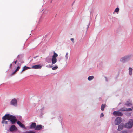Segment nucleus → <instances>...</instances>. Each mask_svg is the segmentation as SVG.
<instances>
[{
	"instance_id": "2f4dec72",
	"label": "nucleus",
	"mask_w": 133,
	"mask_h": 133,
	"mask_svg": "<svg viewBox=\"0 0 133 133\" xmlns=\"http://www.w3.org/2000/svg\"><path fill=\"white\" fill-rule=\"evenodd\" d=\"M132 108L133 109V106L132 107Z\"/></svg>"
},
{
	"instance_id": "f3484780",
	"label": "nucleus",
	"mask_w": 133,
	"mask_h": 133,
	"mask_svg": "<svg viewBox=\"0 0 133 133\" xmlns=\"http://www.w3.org/2000/svg\"><path fill=\"white\" fill-rule=\"evenodd\" d=\"M30 68L29 67L27 66H25L23 68V69L21 71V72H22L23 71H24L27 69H30Z\"/></svg>"
},
{
	"instance_id": "20e7f679",
	"label": "nucleus",
	"mask_w": 133,
	"mask_h": 133,
	"mask_svg": "<svg viewBox=\"0 0 133 133\" xmlns=\"http://www.w3.org/2000/svg\"><path fill=\"white\" fill-rule=\"evenodd\" d=\"M17 130V127L14 124L12 125L9 128V131L11 132L16 131Z\"/></svg>"
},
{
	"instance_id": "1a4fd4ad",
	"label": "nucleus",
	"mask_w": 133,
	"mask_h": 133,
	"mask_svg": "<svg viewBox=\"0 0 133 133\" xmlns=\"http://www.w3.org/2000/svg\"><path fill=\"white\" fill-rule=\"evenodd\" d=\"M42 129V126L41 125H37L35 128V130H39Z\"/></svg>"
},
{
	"instance_id": "6ab92c4d",
	"label": "nucleus",
	"mask_w": 133,
	"mask_h": 133,
	"mask_svg": "<svg viewBox=\"0 0 133 133\" xmlns=\"http://www.w3.org/2000/svg\"><path fill=\"white\" fill-rule=\"evenodd\" d=\"M129 74L130 75H131L132 74V69L130 67H129Z\"/></svg>"
},
{
	"instance_id": "aec40b11",
	"label": "nucleus",
	"mask_w": 133,
	"mask_h": 133,
	"mask_svg": "<svg viewBox=\"0 0 133 133\" xmlns=\"http://www.w3.org/2000/svg\"><path fill=\"white\" fill-rule=\"evenodd\" d=\"M127 108L125 107H123L121 108L119 110L121 111H125L127 110Z\"/></svg>"
},
{
	"instance_id": "f03ea898",
	"label": "nucleus",
	"mask_w": 133,
	"mask_h": 133,
	"mask_svg": "<svg viewBox=\"0 0 133 133\" xmlns=\"http://www.w3.org/2000/svg\"><path fill=\"white\" fill-rule=\"evenodd\" d=\"M133 125V120L132 119H130L125 124L124 127L130 129L132 127Z\"/></svg>"
},
{
	"instance_id": "7c9ffc66",
	"label": "nucleus",
	"mask_w": 133,
	"mask_h": 133,
	"mask_svg": "<svg viewBox=\"0 0 133 133\" xmlns=\"http://www.w3.org/2000/svg\"><path fill=\"white\" fill-rule=\"evenodd\" d=\"M12 66V64H11L10 65V67L11 68Z\"/></svg>"
},
{
	"instance_id": "423d86ee",
	"label": "nucleus",
	"mask_w": 133,
	"mask_h": 133,
	"mask_svg": "<svg viewBox=\"0 0 133 133\" xmlns=\"http://www.w3.org/2000/svg\"><path fill=\"white\" fill-rule=\"evenodd\" d=\"M10 103L11 105L16 106L17 105V101L16 99L14 98L12 100Z\"/></svg>"
},
{
	"instance_id": "c85d7f7f",
	"label": "nucleus",
	"mask_w": 133,
	"mask_h": 133,
	"mask_svg": "<svg viewBox=\"0 0 133 133\" xmlns=\"http://www.w3.org/2000/svg\"><path fill=\"white\" fill-rule=\"evenodd\" d=\"M70 40L72 41V42L74 43V39L73 38H71Z\"/></svg>"
},
{
	"instance_id": "39448f33",
	"label": "nucleus",
	"mask_w": 133,
	"mask_h": 133,
	"mask_svg": "<svg viewBox=\"0 0 133 133\" xmlns=\"http://www.w3.org/2000/svg\"><path fill=\"white\" fill-rule=\"evenodd\" d=\"M122 122L121 118L119 117H118L116 118L115 121V123L116 125H118Z\"/></svg>"
},
{
	"instance_id": "b1692460",
	"label": "nucleus",
	"mask_w": 133,
	"mask_h": 133,
	"mask_svg": "<svg viewBox=\"0 0 133 133\" xmlns=\"http://www.w3.org/2000/svg\"><path fill=\"white\" fill-rule=\"evenodd\" d=\"M119 11V9L118 8H117L115 9V11L116 12H118Z\"/></svg>"
},
{
	"instance_id": "4468645a",
	"label": "nucleus",
	"mask_w": 133,
	"mask_h": 133,
	"mask_svg": "<svg viewBox=\"0 0 133 133\" xmlns=\"http://www.w3.org/2000/svg\"><path fill=\"white\" fill-rule=\"evenodd\" d=\"M20 68V66H18L15 70L12 73V75H14L15 74L16 72L18 71Z\"/></svg>"
},
{
	"instance_id": "393cba45",
	"label": "nucleus",
	"mask_w": 133,
	"mask_h": 133,
	"mask_svg": "<svg viewBox=\"0 0 133 133\" xmlns=\"http://www.w3.org/2000/svg\"><path fill=\"white\" fill-rule=\"evenodd\" d=\"M132 109L131 108H127V110L126 111H132Z\"/></svg>"
},
{
	"instance_id": "5701e85b",
	"label": "nucleus",
	"mask_w": 133,
	"mask_h": 133,
	"mask_svg": "<svg viewBox=\"0 0 133 133\" xmlns=\"http://www.w3.org/2000/svg\"><path fill=\"white\" fill-rule=\"evenodd\" d=\"M58 68V67L57 66H55L52 68V69L54 70H55L57 69Z\"/></svg>"
},
{
	"instance_id": "c756f323",
	"label": "nucleus",
	"mask_w": 133,
	"mask_h": 133,
	"mask_svg": "<svg viewBox=\"0 0 133 133\" xmlns=\"http://www.w3.org/2000/svg\"><path fill=\"white\" fill-rule=\"evenodd\" d=\"M17 62V61L16 60V61L14 62V63H15V64H16Z\"/></svg>"
},
{
	"instance_id": "bb28decb",
	"label": "nucleus",
	"mask_w": 133,
	"mask_h": 133,
	"mask_svg": "<svg viewBox=\"0 0 133 133\" xmlns=\"http://www.w3.org/2000/svg\"><path fill=\"white\" fill-rule=\"evenodd\" d=\"M127 130L123 131L121 132V133H127Z\"/></svg>"
},
{
	"instance_id": "9d476101",
	"label": "nucleus",
	"mask_w": 133,
	"mask_h": 133,
	"mask_svg": "<svg viewBox=\"0 0 133 133\" xmlns=\"http://www.w3.org/2000/svg\"><path fill=\"white\" fill-rule=\"evenodd\" d=\"M36 123H33L31 124L30 126V128L31 129H35L36 128Z\"/></svg>"
},
{
	"instance_id": "9b49d317",
	"label": "nucleus",
	"mask_w": 133,
	"mask_h": 133,
	"mask_svg": "<svg viewBox=\"0 0 133 133\" xmlns=\"http://www.w3.org/2000/svg\"><path fill=\"white\" fill-rule=\"evenodd\" d=\"M129 57L128 56H125L121 58L120 60L121 61L124 62L125 61H126Z\"/></svg>"
},
{
	"instance_id": "7ed1b4c3",
	"label": "nucleus",
	"mask_w": 133,
	"mask_h": 133,
	"mask_svg": "<svg viewBox=\"0 0 133 133\" xmlns=\"http://www.w3.org/2000/svg\"><path fill=\"white\" fill-rule=\"evenodd\" d=\"M58 56L57 54L55 53L54 51L53 52V54L52 56V58L51 59L52 62V64H55L57 62L56 57Z\"/></svg>"
},
{
	"instance_id": "a878e982",
	"label": "nucleus",
	"mask_w": 133,
	"mask_h": 133,
	"mask_svg": "<svg viewBox=\"0 0 133 133\" xmlns=\"http://www.w3.org/2000/svg\"><path fill=\"white\" fill-rule=\"evenodd\" d=\"M68 53H67L66 54V56H65L66 59V60H67L68 59Z\"/></svg>"
},
{
	"instance_id": "412c9836",
	"label": "nucleus",
	"mask_w": 133,
	"mask_h": 133,
	"mask_svg": "<svg viewBox=\"0 0 133 133\" xmlns=\"http://www.w3.org/2000/svg\"><path fill=\"white\" fill-rule=\"evenodd\" d=\"M94 77L93 76H89L88 78V80L89 81L93 79Z\"/></svg>"
},
{
	"instance_id": "2eb2a0df",
	"label": "nucleus",
	"mask_w": 133,
	"mask_h": 133,
	"mask_svg": "<svg viewBox=\"0 0 133 133\" xmlns=\"http://www.w3.org/2000/svg\"><path fill=\"white\" fill-rule=\"evenodd\" d=\"M46 61L47 63H50L51 61L50 57L49 56L47 57L46 58Z\"/></svg>"
},
{
	"instance_id": "a211bd4d",
	"label": "nucleus",
	"mask_w": 133,
	"mask_h": 133,
	"mask_svg": "<svg viewBox=\"0 0 133 133\" xmlns=\"http://www.w3.org/2000/svg\"><path fill=\"white\" fill-rule=\"evenodd\" d=\"M105 105H106V104H102L101 105V110L102 111H104V109L105 107Z\"/></svg>"
},
{
	"instance_id": "f257e3e1",
	"label": "nucleus",
	"mask_w": 133,
	"mask_h": 133,
	"mask_svg": "<svg viewBox=\"0 0 133 133\" xmlns=\"http://www.w3.org/2000/svg\"><path fill=\"white\" fill-rule=\"evenodd\" d=\"M2 119L1 123L6 124H8V120L10 121L12 124H13L17 122V120L15 116L10 115L9 114H6L2 117Z\"/></svg>"
},
{
	"instance_id": "0eeeda50",
	"label": "nucleus",
	"mask_w": 133,
	"mask_h": 133,
	"mask_svg": "<svg viewBox=\"0 0 133 133\" xmlns=\"http://www.w3.org/2000/svg\"><path fill=\"white\" fill-rule=\"evenodd\" d=\"M113 115H115L119 116H122L123 114L119 111H115L113 113Z\"/></svg>"
},
{
	"instance_id": "4be33fe9",
	"label": "nucleus",
	"mask_w": 133,
	"mask_h": 133,
	"mask_svg": "<svg viewBox=\"0 0 133 133\" xmlns=\"http://www.w3.org/2000/svg\"><path fill=\"white\" fill-rule=\"evenodd\" d=\"M23 133H35V132L34 131H27L25 132H24Z\"/></svg>"
},
{
	"instance_id": "dca6fc26",
	"label": "nucleus",
	"mask_w": 133,
	"mask_h": 133,
	"mask_svg": "<svg viewBox=\"0 0 133 133\" xmlns=\"http://www.w3.org/2000/svg\"><path fill=\"white\" fill-rule=\"evenodd\" d=\"M123 126L121 124L118 126V130L121 131L122 130L123 128Z\"/></svg>"
},
{
	"instance_id": "ddd939ff",
	"label": "nucleus",
	"mask_w": 133,
	"mask_h": 133,
	"mask_svg": "<svg viewBox=\"0 0 133 133\" xmlns=\"http://www.w3.org/2000/svg\"><path fill=\"white\" fill-rule=\"evenodd\" d=\"M132 105V104L131 103V101L130 100L127 101L125 103V105L127 106H130Z\"/></svg>"
},
{
	"instance_id": "f8f14e48",
	"label": "nucleus",
	"mask_w": 133,
	"mask_h": 133,
	"mask_svg": "<svg viewBox=\"0 0 133 133\" xmlns=\"http://www.w3.org/2000/svg\"><path fill=\"white\" fill-rule=\"evenodd\" d=\"M17 123L22 128H24L25 126L20 121H17Z\"/></svg>"
},
{
	"instance_id": "6e6552de",
	"label": "nucleus",
	"mask_w": 133,
	"mask_h": 133,
	"mask_svg": "<svg viewBox=\"0 0 133 133\" xmlns=\"http://www.w3.org/2000/svg\"><path fill=\"white\" fill-rule=\"evenodd\" d=\"M42 66L40 65H36L33 66L32 68L34 69H40L41 68Z\"/></svg>"
},
{
	"instance_id": "cd10ccee",
	"label": "nucleus",
	"mask_w": 133,
	"mask_h": 133,
	"mask_svg": "<svg viewBox=\"0 0 133 133\" xmlns=\"http://www.w3.org/2000/svg\"><path fill=\"white\" fill-rule=\"evenodd\" d=\"M104 116V115L103 114V113H101V114L100 117H103Z\"/></svg>"
}]
</instances>
